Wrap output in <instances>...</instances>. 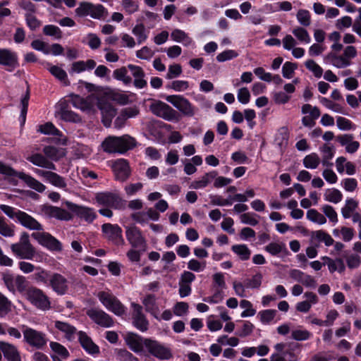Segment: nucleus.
I'll return each mask as SVG.
<instances>
[{
  "instance_id": "58",
  "label": "nucleus",
  "mask_w": 361,
  "mask_h": 361,
  "mask_svg": "<svg viewBox=\"0 0 361 361\" xmlns=\"http://www.w3.org/2000/svg\"><path fill=\"white\" fill-rule=\"evenodd\" d=\"M312 336V334L304 329L298 328L292 330L291 338L298 341H307Z\"/></svg>"
},
{
  "instance_id": "29",
  "label": "nucleus",
  "mask_w": 361,
  "mask_h": 361,
  "mask_svg": "<svg viewBox=\"0 0 361 361\" xmlns=\"http://www.w3.org/2000/svg\"><path fill=\"white\" fill-rule=\"evenodd\" d=\"M54 327L59 332L62 333L64 337L71 341L75 338L77 330L76 328L70 324L61 321L54 322Z\"/></svg>"
},
{
  "instance_id": "21",
  "label": "nucleus",
  "mask_w": 361,
  "mask_h": 361,
  "mask_svg": "<svg viewBox=\"0 0 361 361\" xmlns=\"http://www.w3.org/2000/svg\"><path fill=\"white\" fill-rule=\"evenodd\" d=\"M111 168L117 180H126L130 176V170L128 162L124 159L112 161Z\"/></svg>"
},
{
  "instance_id": "59",
  "label": "nucleus",
  "mask_w": 361,
  "mask_h": 361,
  "mask_svg": "<svg viewBox=\"0 0 361 361\" xmlns=\"http://www.w3.org/2000/svg\"><path fill=\"white\" fill-rule=\"evenodd\" d=\"M305 66L307 70L312 73L314 77L319 78L323 75L322 68L317 64L314 60L308 59L305 61Z\"/></svg>"
},
{
  "instance_id": "17",
  "label": "nucleus",
  "mask_w": 361,
  "mask_h": 361,
  "mask_svg": "<svg viewBox=\"0 0 361 361\" xmlns=\"http://www.w3.org/2000/svg\"><path fill=\"white\" fill-rule=\"evenodd\" d=\"M33 171L39 177L43 178L47 183L54 187L66 190L67 183L65 178L61 176L51 170L45 171L39 169H34Z\"/></svg>"
},
{
  "instance_id": "52",
  "label": "nucleus",
  "mask_w": 361,
  "mask_h": 361,
  "mask_svg": "<svg viewBox=\"0 0 361 361\" xmlns=\"http://www.w3.org/2000/svg\"><path fill=\"white\" fill-rule=\"evenodd\" d=\"M307 219L310 221L319 225H323L326 223L325 216L314 209H309L307 212Z\"/></svg>"
},
{
  "instance_id": "40",
  "label": "nucleus",
  "mask_w": 361,
  "mask_h": 361,
  "mask_svg": "<svg viewBox=\"0 0 361 361\" xmlns=\"http://www.w3.org/2000/svg\"><path fill=\"white\" fill-rule=\"evenodd\" d=\"M289 132L287 128L282 127L276 133L274 142L281 149L288 145Z\"/></svg>"
},
{
  "instance_id": "62",
  "label": "nucleus",
  "mask_w": 361,
  "mask_h": 361,
  "mask_svg": "<svg viewBox=\"0 0 361 361\" xmlns=\"http://www.w3.org/2000/svg\"><path fill=\"white\" fill-rule=\"evenodd\" d=\"M296 18L298 23L304 27H307L311 23L310 13L307 10L300 9L297 13Z\"/></svg>"
},
{
  "instance_id": "35",
  "label": "nucleus",
  "mask_w": 361,
  "mask_h": 361,
  "mask_svg": "<svg viewBox=\"0 0 361 361\" xmlns=\"http://www.w3.org/2000/svg\"><path fill=\"white\" fill-rule=\"evenodd\" d=\"M171 37L174 42L182 43L186 47L193 44V40L188 34L180 29L173 30L171 33Z\"/></svg>"
},
{
  "instance_id": "51",
  "label": "nucleus",
  "mask_w": 361,
  "mask_h": 361,
  "mask_svg": "<svg viewBox=\"0 0 361 361\" xmlns=\"http://www.w3.org/2000/svg\"><path fill=\"white\" fill-rule=\"evenodd\" d=\"M319 151L322 154V164L324 166L329 165V161L334 156L335 150L334 147L325 144L319 147Z\"/></svg>"
},
{
  "instance_id": "63",
  "label": "nucleus",
  "mask_w": 361,
  "mask_h": 361,
  "mask_svg": "<svg viewBox=\"0 0 361 361\" xmlns=\"http://www.w3.org/2000/svg\"><path fill=\"white\" fill-rule=\"evenodd\" d=\"M241 308L245 309L240 316L243 318L252 317L256 314V310L252 307V304L247 300H243L240 302Z\"/></svg>"
},
{
  "instance_id": "11",
  "label": "nucleus",
  "mask_w": 361,
  "mask_h": 361,
  "mask_svg": "<svg viewBox=\"0 0 361 361\" xmlns=\"http://www.w3.org/2000/svg\"><path fill=\"white\" fill-rule=\"evenodd\" d=\"M31 237L39 245L50 251L60 252L62 250V244L61 242L49 233L44 231V229L41 231L33 232L31 234Z\"/></svg>"
},
{
  "instance_id": "25",
  "label": "nucleus",
  "mask_w": 361,
  "mask_h": 361,
  "mask_svg": "<svg viewBox=\"0 0 361 361\" xmlns=\"http://www.w3.org/2000/svg\"><path fill=\"white\" fill-rule=\"evenodd\" d=\"M0 350L8 361H20V355L16 347L9 343L0 341Z\"/></svg>"
},
{
  "instance_id": "32",
  "label": "nucleus",
  "mask_w": 361,
  "mask_h": 361,
  "mask_svg": "<svg viewBox=\"0 0 361 361\" xmlns=\"http://www.w3.org/2000/svg\"><path fill=\"white\" fill-rule=\"evenodd\" d=\"M66 103L61 102L59 104V109L56 113L62 120L69 122L77 123L80 121V116L73 111L66 109Z\"/></svg>"
},
{
  "instance_id": "16",
  "label": "nucleus",
  "mask_w": 361,
  "mask_h": 361,
  "mask_svg": "<svg viewBox=\"0 0 361 361\" xmlns=\"http://www.w3.org/2000/svg\"><path fill=\"white\" fill-rule=\"evenodd\" d=\"M104 237L116 245L125 244L121 228L117 224H104L102 226Z\"/></svg>"
},
{
  "instance_id": "54",
  "label": "nucleus",
  "mask_w": 361,
  "mask_h": 361,
  "mask_svg": "<svg viewBox=\"0 0 361 361\" xmlns=\"http://www.w3.org/2000/svg\"><path fill=\"white\" fill-rule=\"evenodd\" d=\"M286 245L280 242H271L265 246L264 250L273 256H276L286 250Z\"/></svg>"
},
{
  "instance_id": "9",
  "label": "nucleus",
  "mask_w": 361,
  "mask_h": 361,
  "mask_svg": "<svg viewBox=\"0 0 361 361\" xmlns=\"http://www.w3.org/2000/svg\"><path fill=\"white\" fill-rule=\"evenodd\" d=\"M149 108L153 114L166 121H171L178 119V113L164 102L152 100Z\"/></svg>"
},
{
  "instance_id": "6",
  "label": "nucleus",
  "mask_w": 361,
  "mask_h": 361,
  "mask_svg": "<svg viewBox=\"0 0 361 361\" xmlns=\"http://www.w3.org/2000/svg\"><path fill=\"white\" fill-rule=\"evenodd\" d=\"M145 350L159 360H168L173 357L171 349L156 340L146 338Z\"/></svg>"
},
{
  "instance_id": "14",
  "label": "nucleus",
  "mask_w": 361,
  "mask_h": 361,
  "mask_svg": "<svg viewBox=\"0 0 361 361\" xmlns=\"http://www.w3.org/2000/svg\"><path fill=\"white\" fill-rule=\"evenodd\" d=\"M166 100L185 116H192L195 114L196 109L182 95H169Z\"/></svg>"
},
{
  "instance_id": "8",
  "label": "nucleus",
  "mask_w": 361,
  "mask_h": 361,
  "mask_svg": "<svg viewBox=\"0 0 361 361\" xmlns=\"http://www.w3.org/2000/svg\"><path fill=\"white\" fill-rule=\"evenodd\" d=\"M27 300L36 308L42 311L51 309V302L44 291L36 287H30L26 291Z\"/></svg>"
},
{
  "instance_id": "30",
  "label": "nucleus",
  "mask_w": 361,
  "mask_h": 361,
  "mask_svg": "<svg viewBox=\"0 0 361 361\" xmlns=\"http://www.w3.org/2000/svg\"><path fill=\"white\" fill-rule=\"evenodd\" d=\"M27 159L37 166L49 170H56L55 164L40 154H35L29 156L27 157Z\"/></svg>"
},
{
  "instance_id": "26",
  "label": "nucleus",
  "mask_w": 361,
  "mask_h": 361,
  "mask_svg": "<svg viewBox=\"0 0 361 361\" xmlns=\"http://www.w3.org/2000/svg\"><path fill=\"white\" fill-rule=\"evenodd\" d=\"M127 68L134 78V85L139 89L145 87L147 85V81L144 79L145 73L142 68L133 64H128Z\"/></svg>"
},
{
  "instance_id": "2",
  "label": "nucleus",
  "mask_w": 361,
  "mask_h": 361,
  "mask_svg": "<svg viewBox=\"0 0 361 361\" xmlns=\"http://www.w3.org/2000/svg\"><path fill=\"white\" fill-rule=\"evenodd\" d=\"M137 145L135 139L129 135L109 136L102 142L103 149L109 153L123 154Z\"/></svg>"
},
{
  "instance_id": "27",
  "label": "nucleus",
  "mask_w": 361,
  "mask_h": 361,
  "mask_svg": "<svg viewBox=\"0 0 361 361\" xmlns=\"http://www.w3.org/2000/svg\"><path fill=\"white\" fill-rule=\"evenodd\" d=\"M99 108L102 115V122L106 127H109L116 111L109 103H99Z\"/></svg>"
},
{
  "instance_id": "57",
  "label": "nucleus",
  "mask_w": 361,
  "mask_h": 361,
  "mask_svg": "<svg viewBox=\"0 0 361 361\" xmlns=\"http://www.w3.org/2000/svg\"><path fill=\"white\" fill-rule=\"evenodd\" d=\"M37 271L34 274V279L37 283H42L44 284H49V279L51 278V274H50V272L43 269L40 267H37Z\"/></svg>"
},
{
  "instance_id": "38",
  "label": "nucleus",
  "mask_w": 361,
  "mask_h": 361,
  "mask_svg": "<svg viewBox=\"0 0 361 361\" xmlns=\"http://www.w3.org/2000/svg\"><path fill=\"white\" fill-rule=\"evenodd\" d=\"M95 66L96 62L93 59L78 61L72 64L71 70L73 72L79 73L85 71L92 70Z\"/></svg>"
},
{
  "instance_id": "36",
  "label": "nucleus",
  "mask_w": 361,
  "mask_h": 361,
  "mask_svg": "<svg viewBox=\"0 0 361 361\" xmlns=\"http://www.w3.org/2000/svg\"><path fill=\"white\" fill-rule=\"evenodd\" d=\"M231 250L242 261H247L250 258L251 250L245 244H236L231 247Z\"/></svg>"
},
{
  "instance_id": "49",
  "label": "nucleus",
  "mask_w": 361,
  "mask_h": 361,
  "mask_svg": "<svg viewBox=\"0 0 361 361\" xmlns=\"http://www.w3.org/2000/svg\"><path fill=\"white\" fill-rule=\"evenodd\" d=\"M44 154L49 159L54 161H58L61 157L65 156V153L63 149H57L55 147L47 146L43 149Z\"/></svg>"
},
{
  "instance_id": "42",
  "label": "nucleus",
  "mask_w": 361,
  "mask_h": 361,
  "mask_svg": "<svg viewBox=\"0 0 361 361\" xmlns=\"http://www.w3.org/2000/svg\"><path fill=\"white\" fill-rule=\"evenodd\" d=\"M47 69L52 75H54L56 79H58L65 85H69L67 73L63 68L57 66L51 65L49 66Z\"/></svg>"
},
{
  "instance_id": "12",
  "label": "nucleus",
  "mask_w": 361,
  "mask_h": 361,
  "mask_svg": "<svg viewBox=\"0 0 361 361\" xmlns=\"http://www.w3.org/2000/svg\"><path fill=\"white\" fill-rule=\"evenodd\" d=\"M23 334L25 342L33 348L41 349L47 344L46 334L42 331L25 326Z\"/></svg>"
},
{
  "instance_id": "22",
  "label": "nucleus",
  "mask_w": 361,
  "mask_h": 361,
  "mask_svg": "<svg viewBox=\"0 0 361 361\" xmlns=\"http://www.w3.org/2000/svg\"><path fill=\"white\" fill-rule=\"evenodd\" d=\"M133 318L134 326L141 331H145L148 329V321L142 314V307L139 304L133 302Z\"/></svg>"
},
{
  "instance_id": "44",
  "label": "nucleus",
  "mask_w": 361,
  "mask_h": 361,
  "mask_svg": "<svg viewBox=\"0 0 361 361\" xmlns=\"http://www.w3.org/2000/svg\"><path fill=\"white\" fill-rule=\"evenodd\" d=\"M358 206V202L353 198H348L345 200V205L341 208V214L345 219H349L351 214Z\"/></svg>"
},
{
  "instance_id": "48",
  "label": "nucleus",
  "mask_w": 361,
  "mask_h": 361,
  "mask_svg": "<svg viewBox=\"0 0 361 361\" xmlns=\"http://www.w3.org/2000/svg\"><path fill=\"white\" fill-rule=\"evenodd\" d=\"M333 234L336 237H341L345 242H349L354 237V230L351 228L342 226L340 229H334Z\"/></svg>"
},
{
  "instance_id": "45",
  "label": "nucleus",
  "mask_w": 361,
  "mask_h": 361,
  "mask_svg": "<svg viewBox=\"0 0 361 361\" xmlns=\"http://www.w3.org/2000/svg\"><path fill=\"white\" fill-rule=\"evenodd\" d=\"M324 199L327 202L338 204L342 200L343 194L336 188L327 189L324 194Z\"/></svg>"
},
{
  "instance_id": "23",
  "label": "nucleus",
  "mask_w": 361,
  "mask_h": 361,
  "mask_svg": "<svg viewBox=\"0 0 361 361\" xmlns=\"http://www.w3.org/2000/svg\"><path fill=\"white\" fill-rule=\"evenodd\" d=\"M78 341L82 348L92 355H95L99 353V348L95 344L92 338L84 331H79L78 333Z\"/></svg>"
},
{
  "instance_id": "15",
  "label": "nucleus",
  "mask_w": 361,
  "mask_h": 361,
  "mask_svg": "<svg viewBox=\"0 0 361 361\" xmlns=\"http://www.w3.org/2000/svg\"><path fill=\"white\" fill-rule=\"evenodd\" d=\"M2 279L11 292H15L16 290L23 292L26 289L27 281L23 276H14L9 271H6L2 273Z\"/></svg>"
},
{
  "instance_id": "37",
  "label": "nucleus",
  "mask_w": 361,
  "mask_h": 361,
  "mask_svg": "<svg viewBox=\"0 0 361 361\" xmlns=\"http://www.w3.org/2000/svg\"><path fill=\"white\" fill-rule=\"evenodd\" d=\"M16 226L9 224L6 218L0 216V235L4 238H13L16 235Z\"/></svg>"
},
{
  "instance_id": "39",
  "label": "nucleus",
  "mask_w": 361,
  "mask_h": 361,
  "mask_svg": "<svg viewBox=\"0 0 361 361\" xmlns=\"http://www.w3.org/2000/svg\"><path fill=\"white\" fill-rule=\"evenodd\" d=\"M50 348L54 353V354L51 355L53 360L54 357L56 356L61 361H63V359L67 358L69 355V353L67 349L63 345L57 342H51Z\"/></svg>"
},
{
  "instance_id": "28",
  "label": "nucleus",
  "mask_w": 361,
  "mask_h": 361,
  "mask_svg": "<svg viewBox=\"0 0 361 361\" xmlns=\"http://www.w3.org/2000/svg\"><path fill=\"white\" fill-rule=\"evenodd\" d=\"M217 176L215 171L204 173L198 180H193L190 188L195 190L203 189L206 188Z\"/></svg>"
},
{
  "instance_id": "24",
  "label": "nucleus",
  "mask_w": 361,
  "mask_h": 361,
  "mask_svg": "<svg viewBox=\"0 0 361 361\" xmlns=\"http://www.w3.org/2000/svg\"><path fill=\"white\" fill-rule=\"evenodd\" d=\"M146 338H142L140 336L128 333L125 336V341L128 346L135 353H139L145 352V342Z\"/></svg>"
},
{
  "instance_id": "43",
  "label": "nucleus",
  "mask_w": 361,
  "mask_h": 361,
  "mask_svg": "<svg viewBox=\"0 0 361 361\" xmlns=\"http://www.w3.org/2000/svg\"><path fill=\"white\" fill-rule=\"evenodd\" d=\"M321 163V159L317 153L312 152L306 155L303 160V166L308 169H317Z\"/></svg>"
},
{
  "instance_id": "33",
  "label": "nucleus",
  "mask_w": 361,
  "mask_h": 361,
  "mask_svg": "<svg viewBox=\"0 0 361 361\" xmlns=\"http://www.w3.org/2000/svg\"><path fill=\"white\" fill-rule=\"evenodd\" d=\"M0 64L11 68L17 66L18 60L16 54L8 49H0Z\"/></svg>"
},
{
  "instance_id": "55",
  "label": "nucleus",
  "mask_w": 361,
  "mask_h": 361,
  "mask_svg": "<svg viewBox=\"0 0 361 361\" xmlns=\"http://www.w3.org/2000/svg\"><path fill=\"white\" fill-rule=\"evenodd\" d=\"M72 103L75 107L82 111L90 110L92 106L89 99H84L78 95L73 97Z\"/></svg>"
},
{
  "instance_id": "61",
  "label": "nucleus",
  "mask_w": 361,
  "mask_h": 361,
  "mask_svg": "<svg viewBox=\"0 0 361 361\" xmlns=\"http://www.w3.org/2000/svg\"><path fill=\"white\" fill-rule=\"evenodd\" d=\"M262 274L257 273L252 276L251 279H247L245 281V286L247 288L255 289L259 288L262 282Z\"/></svg>"
},
{
  "instance_id": "3",
  "label": "nucleus",
  "mask_w": 361,
  "mask_h": 361,
  "mask_svg": "<svg viewBox=\"0 0 361 361\" xmlns=\"http://www.w3.org/2000/svg\"><path fill=\"white\" fill-rule=\"evenodd\" d=\"M357 56V51L355 47L348 45L343 49V54L337 55L334 52H330L324 58L326 63H329L337 68H344L348 67L352 63V59Z\"/></svg>"
},
{
  "instance_id": "46",
  "label": "nucleus",
  "mask_w": 361,
  "mask_h": 361,
  "mask_svg": "<svg viewBox=\"0 0 361 361\" xmlns=\"http://www.w3.org/2000/svg\"><path fill=\"white\" fill-rule=\"evenodd\" d=\"M292 33L301 44H307L311 42V37L304 27H295L293 29Z\"/></svg>"
},
{
  "instance_id": "7",
  "label": "nucleus",
  "mask_w": 361,
  "mask_h": 361,
  "mask_svg": "<svg viewBox=\"0 0 361 361\" xmlns=\"http://www.w3.org/2000/svg\"><path fill=\"white\" fill-rule=\"evenodd\" d=\"M97 296L103 306L116 315L121 316L126 312L124 305L111 292L99 291Z\"/></svg>"
},
{
  "instance_id": "5",
  "label": "nucleus",
  "mask_w": 361,
  "mask_h": 361,
  "mask_svg": "<svg viewBox=\"0 0 361 361\" xmlns=\"http://www.w3.org/2000/svg\"><path fill=\"white\" fill-rule=\"evenodd\" d=\"M0 173L8 176H16L22 180L29 188L36 190L38 192H43L47 187L32 177L31 176L25 173L24 172H17L10 166L4 164L0 161Z\"/></svg>"
},
{
  "instance_id": "56",
  "label": "nucleus",
  "mask_w": 361,
  "mask_h": 361,
  "mask_svg": "<svg viewBox=\"0 0 361 361\" xmlns=\"http://www.w3.org/2000/svg\"><path fill=\"white\" fill-rule=\"evenodd\" d=\"M277 311L276 310H264L258 313L260 322L263 324H270L275 318Z\"/></svg>"
},
{
  "instance_id": "34",
  "label": "nucleus",
  "mask_w": 361,
  "mask_h": 361,
  "mask_svg": "<svg viewBox=\"0 0 361 361\" xmlns=\"http://www.w3.org/2000/svg\"><path fill=\"white\" fill-rule=\"evenodd\" d=\"M149 32L143 23H137L132 29V33L136 37L138 44L144 43L147 39Z\"/></svg>"
},
{
  "instance_id": "18",
  "label": "nucleus",
  "mask_w": 361,
  "mask_h": 361,
  "mask_svg": "<svg viewBox=\"0 0 361 361\" xmlns=\"http://www.w3.org/2000/svg\"><path fill=\"white\" fill-rule=\"evenodd\" d=\"M63 204L69 210L88 223L92 222L97 217L94 210L92 208L79 206L69 201H66Z\"/></svg>"
},
{
  "instance_id": "13",
  "label": "nucleus",
  "mask_w": 361,
  "mask_h": 361,
  "mask_svg": "<svg viewBox=\"0 0 361 361\" xmlns=\"http://www.w3.org/2000/svg\"><path fill=\"white\" fill-rule=\"evenodd\" d=\"M95 200L99 204L113 209H121L124 207V200L116 193L103 192L96 194Z\"/></svg>"
},
{
  "instance_id": "19",
  "label": "nucleus",
  "mask_w": 361,
  "mask_h": 361,
  "mask_svg": "<svg viewBox=\"0 0 361 361\" xmlns=\"http://www.w3.org/2000/svg\"><path fill=\"white\" fill-rule=\"evenodd\" d=\"M86 314L94 322L102 327L109 328L114 325L111 317L102 310L91 308Z\"/></svg>"
},
{
  "instance_id": "41",
  "label": "nucleus",
  "mask_w": 361,
  "mask_h": 361,
  "mask_svg": "<svg viewBox=\"0 0 361 361\" xmlns=\"http://www.w3.org/2000/svg\"><path fill=\"white\" fill-rule=\"evenodd\" d=\"M312 238L319 243H324L326 246H330L334 243V240L331 236L323 230L312 232Z\"/></svg>"
},
{
  "instance_id": "47",
  "label": "nucleus",
  "mask_w": 361,
  "mask_h": 361,
  "mask_svg": "<svg viewBox=\"0 0 361 361\" xmlns=\"http://www.w3.org/2000/svg\"><path fill=\"white\" fill-rule=\"evenodd\" d=\"M270 359L271 361H298V356L292 350H287L282 353H273Z\"/></svg>"
},
{
  "instance_id": "1",
  "label": "nucleus",
  "mask_w": 361,
  "mask_h": 361,
  "mask_svg": "<svg viewBox=\"0 0 361 361\" xmlns=\"http://www.w3.org/2000/svg\"><path fill=\"white\" fill-rule=\"evenodd\" d=\"M0 209L8 218L28 230L35 232L43 230V226L37 219L23 211L6 204H1Z\"/></svg>"
},
{
  "instance_id": "64",
  "label": "nucleus",
  "mask_w": 361,
  "mask_h": 361,
  "mask_svg": "<svg viewBox=\"0 0 361 361\" xmlns=\"http://www.w3.org/2000/svg\"><path fill=\"white\" fill-rule=\"evenodd\" d=\"M345 262L349 269H357L361 264V257L357 254L352 253L346 256Z\"/></svg>"
},
{
  "instance_id": "4",
  "label": "nucleus",
  "mask_w": 361,
  "mask_h": 361,
  "mask_svg": "<svg viewBox=\"0 0 361 361\" xmlns=\"http://www.w3.org/2000/svg\"><path fill=\"white\" fill-rule=\"evenodd\" d=\"M11 250L16 257L22 259L33 260L37 255L35 248L30 241L29 234L26 232L20 234L18 243L11 245Z\"/></svg>"
},
{
  "instance_id": "10",
  "label": "nucleus",
  "mask_w": 361,
  "mask_h": 361,
  "mask_svg": "<svg viewBox=\"0 0 361 361\" xmlns=\"http://www.w3.org/2000/svg\"><path fill=\"white\" fill-rule=\"evenodd\" d=\"M126 237L133 248H139L145 251L147 247V240L140 229L135 224L124 226Z\"/></svg>"
},
{
  "instance_id": "31",
  "label": "nucleus",
  "mask_w": 361,
  "mask_h": 361,
  "mask_svg": "<svg viewBox=\"0 0 361 361\" xmlns=\"http://www.w3.org/2000/svg\"><path fill=\"white\" fill-rule=\"evenodd\" d=\"M324 260V264L328 266V269L331 273L338 271L343 273L345 270V266L342 259L337 258L333 259L329 257L324 256L322 258Z\"/></svg>"
},
{
  "instance_id": "50",
  "label": "nucleus",
  "mask_w": 361,
  "mask_h": 361,
  "mask_svg": "<svg viewBox=\"0 0 361 361\" xmlns=\"http://www.w3.org/2000/svg\"><path fill=\"white\" fill-rule=\"evenodd\" d=\"M127 67H121L114 71L113 76L115 79L122 81L123 84L128 85L132 82V78L128 75Z\"/></svg>"
},
{
  "instance_id": "60",
  "label": "nucleus",
  "mask_w": 361,
  "mask_h": 361,
  "mask_svg": "<svg viewBox=\"0 0 361 361\" xmlns=\"http://www.w3.org/2000/svg\"><path fill=\"white\" fill-rule=\"evenodd\" d=\"M319 102L326 108L331 110L334 112L339 114L343 113V108L340 104L334 103L326 97H319Z\"/></svg>"
},
{
  "instance_id": "53",
  "label": "nucleus",
  "mask_w": 361,
  "mask_h": 361,
  "mask_svg": "<svg viewBox=\"0 0 361 361\" xmlns=\"http://www.w3.org/2000/svg\"><path fill=\"white\" fill-rule=\"evenodd\" d=\"M108 14L107 10L102 4H93L90 8V16L94 19H102Z\"/></svg>"
},
{
  "instance_id": "20",
  "label": "nucleus",
  "mask_w": 361,
  "mask_h": 361,
  "mask_svg": "<svg viewBox=\"0 0 361 361\" xmlns=\"http://www.w3.org/2000/svg\"><path fill=\"white\" fill-rule=\"evenodd\" d=\"M49 285L57 295H63L69 289V282L67 279L59 273L51 274Z\"/></svg>"
}]
</instances>
